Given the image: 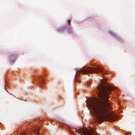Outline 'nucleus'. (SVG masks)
Instances as JSON below:
<instances>
[{"instance_id":"obj_3","label":"nucleus","mask_w":135,"mask_h":135,"mask_svg":"<svg viewBox=\"0 0 135 135\" xmlns=\"http://www.w3.org/2000/svg\"><path fill=\"white\" fill-rule=\"evenodd\" d=\"M78 132L81 134H84L85 135H93L95 134L96 132L92 129L89 130L88 129L79 128Z\"/></svg>"},{"instance_id":"obj_2","label":"nucleus","mask_w":135,"mask_h":135,"mask_svg":"<svg viewBox=\"0 0 135 135\" xmlns=\"http://www.w3.org/2000/svg\"><path fill=\"white\" fill-rule=\"evenodd\" d=\"M80 73L85 74L95 73H102L103 72L102 69L99 67L84 68L82 70L80 69Z\"/></svg>"},{"instance_id":"obj_8","label":"nucleus","mask_w":135,"mask_h":135,"mask_svg":"<svg viewBox=\"0 0 135 135\" xmlns=\"http://www.w3.org/2000/svg\"><path fill=\"white\" fill-rule=\"evenodd\" d=\"M68 32L69 33H70L72 31L70 29V28H69V30H68Z\"/></svg>"},{"instance_id":"obj_7","label":"nucleus","mask_w":135,"mask_h":135,"mask_svg":"<svg viewBox=\"0 0 135 135\" xmlns=\"http://www.w3.org/2000/svg\"><path fill=\"white\" fill-rule=\"evenodd\" d=\"M71 21L70 19H69L68 21V23L69 25H70L71 24Z\"/></svg>"},{"instance_id":"obj_5","label":"nucleus","mask_w":135,"mask_h":135,"mask_svg":"<svg viewBox=\"0 0 135 135\" xmlns=\"http://www.w3.org/2000/svg\"><path fill=\"white\" fill-rule=\"evenodd\" d=\"M66 27H62L60 28H57V31L59 32H63L64 30L66 28Z\"/></svg>"},{"instance_id":"obj_1","label":"nucleus","mask_w":135,"mask_h":135,"mask_svg":"<svg viewBox=\"0 0 135 135\" xmlns=\"http://www.w3.org/2000/svg\"><path fill=\"white\" fill-rule=\"evenodd\" d=\"M101 81L102 83L98 87L99 98L96 102L92 104V107L98 115L99 120H101L103 118L113 122L115 120L113 115L110 113H106L109 112V109L111 108L109 96L113 89L107 82L105 79H102Z\"/></svg>"},{"instance_id":"obj_6","label":"nucleus","mask_w":135,"mask_h":135,"mask_svg":"<svg viewBox=\"0 0 135 135\" xmlns=\"http://www.w3.org/2000/svg\"><path fill=\"white\" fill-rule=\"evenodd\" d=\"M35 132L36 134L37 135H38L39 134L40 131L39 130H38L37 131L36 130Z\"/></svg>"},{"instance_id":"obj_4","label":"nucleus","mask_w":135,"mask_h":135,"mask_svg":"<svg viewBox=\"0 0 135 135\" xmlns=\"http://www.w3.org/2000/svg\"><path fill=\"white\" fill-rule=\"evenodd\" d=\"M17 55L16 53H13L9 56V59L13 61L17 57Z\"/></svg>"}]
</instances>
